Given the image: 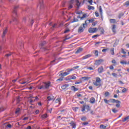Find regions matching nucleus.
<instances>
[{
    "mask_svg": "<svg viewBox=\"0 0 129 129\" xmlns=\"http://www.w3.org/2000/svg\"><path fill=\"white\" fill-rule=\"evenodd\" d=\"M51 86V82L43 83L42 85L38 87V89H49V87Z\"/></svg>",
    "mask_w": 129,
    "mask_h": 129,
    "instance_id": "1",
    "label": "nucleus"
},
{
    "mask_svg": "<svg viewBox=\"0 0 129 129\" xmlns=\"http://www.w3.org/2000/svg\"><path fill=\"white\" fill-rule=\"evenodd\" d=\"M74 69H68L67 70H66V72L64 73H61L59 74V76H62L64 77L67 76V75H69L70 73H71L72 71H73Z\"/></svg>",
    "mask_w": 129,
    "mask_h": 129,
    "instance_id": "2",
    "label": "nucleus"
},
{
    "mask_svg": "<svg viewBox=\"0 0 129 129\" xmlns=\"http://www.w3.org/2000/svg\"><path fill=\"white\" fill-rule=\"evenodd\" d=\"M84 25V23H83L82 25H81L78 29V32L79 34H81V33H83L84 31V29L86 28V25Z\"/></svg>",
    "mask_w": 129,
    "mask_h": 129,
    "instance_id": "3",
    "label": "nucleus"
},
{
    "mask_svg": "<svg viewBox=\"0 0 129 129\" xmlns=\"http://www.w3.org/2000/svg\"><path fill=\"white\" fill-rule=\"evenodd\" d=\"M18 6H15L14 7V9L13 11V13L14 14L13 18H14V22L17 21V18H16V16H17V9H18Z\"/></svg>",
    "mask_w": 129,
    "mask_h": 129,
    "instance_id": "4",
    "label": "nucleus"
},
{
    "mask_svg": "<svg viewBox=\"0 0 129 129\" xmlns=\"http://www.w3.org/2000/svg\"><path fill=\"white\" fill-rule=\"evenodd\" d=\"M94 22V19L87 20L85 21V23H84V26L86 25V27H87V25L88 24H90V23H93Z\"/></svg>",
    "mask_w": 129,
    "mask_h": 129,
    "instance_id": "5",
    "label": "nucleus"
},
{
    "mask_svg": "<svg viewBox=\"0 0 129 129\" xmlns=\"http://www.w3.org/2000/svg\"><path fill=\"white\" fill-rule=\"evenodd\" d=\"M7 33H8V29L6 28L4 30L3 34L2 36V41L3 42H5V41H6V39H5V37L6 36V35H7Z\"/></svg>",
    "mask_w": 129,
    "mask_h": 129,
    "instance_id": "6",
    "label": "nucleus"
},
{
    "mask_svg": "<svg viewBox=\"0 0 129 129\" xmlns=\"http://www.w3.org/2000/svg\"><path fill=\"white\" fill-rule=\"evenodd\" d=\"M96 31H97V28H90L89 29V30H88L89 33H90V34L95 33Z\"/></svg>",
    "mask_w": 129,
    "mask_h": 129,
    "instance_id": "7",
    "label": "nucleus"
},
{
    "mask_svg": "<svg viewBox=\"0 0 129 129\" xmlns=\"http://www.w3.org/2000/svg\"><path fill=\"white\" fill-rule=\"evenodd\" d=\"M109 102H111V103H120V101L116 100L114 99H110Z\"/></svg>",
    "mask_w": 129,
    "mask_h": 129,
    "instance_id": "8",
    "label": "nucleus"
},
{
    "mask_svg": "<svg viewBox=\"0 0 129 129\" xmlns=\"http://www.w3.org/2000/svg\"><path fill=\"white\" fill-rule=\"evenodd\" d=\"M73 4H74V0H71L69 2V9H72L73 8Z\"/></svg>",
    "mask_w": 129,
    "mask_h": 129,
    "instance_id": "9",
    "label": "nucleus"
},
{
    "mask_svg": "<svg viewBox=\"0 0 129 129\" xmlns=\"http://www.w3.org/2000/svg\"><path fill=\"white\" fill-rule=\"evenodd\" d=\"M102 62H103V59H102L97 60H96L95 64L98 66L100 65Z\"/></svg>",
    "mask_w": 129,
    "mask_h": 129,
    "instance_id": "10",
    "label": "nucleus"
},
{
    "mask_svg": "<svg viewBox=\"0 0 129 129\" xmlns=\"http://www.w3.org/2000/svg\"><path fill=\"white\" fill-rule=\"evenodd\" d=\"M103 70H104V69L103 68V67L101 66L98 69V72L99 74H101V73H102L103 72Z\"/></svg>",
    "mask_w": 129,
    "mask_h": 129,
    "instance_id": "11",
    "label": "nucleus"
},
{
    "mask_svg": "<svg viewBox=\"0 0 129 129\" xmlns=\"http://www.w3.org/2000/svg\"><path fill=\"white\" fill-rule=\"evenodd\" d=\"M91 54H87L85 56H84L82 59V60H85V59H88V58H90V57H91Z\"/></svg>",
    "mask_w": 129,
    "mask_h": 129,
    "instance_id": "12",
    "label": "nucleus"
},
{
    "mask_svg": "<svg viewBox=\"0 0 129 129\" xmlns=\"http://www.w3.org/2000/svg\"><path fill=\"white\" fill-rule=\"evenodd\" d=\"M82 81H87V80H89V79H90V77H82L81 78Z\"/></svg>",
    "mask_w": 129,
    "mask_h": 129,
    "instance_id": "13",
    "label": "nucleus"
},
{
    "mask_svg": "<svg viewBox=\"0 0 129 129\" xmlns=\"http://www.w3.org/2000/svg\"><path fill=\"white\" fill-rule=\"evenodd\" d=\"M47 99L49 101L51 100H55V97L53 95H50L47 97Z\"/></svg>",
    "mask_w": 129,
    "mask_h": 129,
    "instance_id": "14",
    "label": "nucleus"
},
{
    "mask_svg": "<svg viewBox=\"0 0 129 129\" xmlns=\"http://www.w3.org/2000/svg\"><path fill=\"white\" fill-rule=\"evenodd\" d=\"M109 22L110 24H116V23H117V22H116V20L114 19H110Z\"/></svg>",
    "mask_w": 129,
    "mask_h": 129,
    "instance_id": "15",
    "label": "nucleus"
},
{
    "mask_svg": "<svg viewBox=\"0 0 129 129\" xmlns=\"http://www.w3.org/2000/svg\"><path fill=\"white\" fill-rule=\"evenodd\" d=\"M67 87H69V85L68 84H64L61 86V88L63 90H64V89H66Z\"/></svg>",
    "mask_w": 129,
    "mask_h": 129,
    "instance_id": "16",
    "label": "nucleus"
},
{
    "mask_svg": "<svg viewBox=\"0 0 129 129\" xmlns=\"http://www.w3.org/2000/svg\"><path fill=\"white\" fill-rule=\"evenodd\" d=\"M71 90H73V91H78V89L77 88H76L75 86H73L71 88Z\"/></svg>",
    "mask_w": 129,
    "mask_h": 129,
    "instance_id": "17",
    "label": "nucleus"
},
{
    "mask_svg": "<svg viewBox=\"0 0 129 129\" xmlns=\"http://www.w3.org/2000/svg\"><path fill=\"white\" fill-rule=\"evenodd\" d=\"M90 102L92 104L95 103V98L93 97L91 98L90 99Z\"/></svg>",
    "mask_w": 129,
    "mask_h": 129,
    "instance_id": "18",
    "label": "nucleus"
},
{
    "mask_svg": "<svg viewBox=\"0 0 129 129\" xmlns=\"http://www.w3.org/2000/svg\"><path fill=\"white\" fill-rule=\"evenodd\" d=\"M83 50V48H79L75 52V54H79Z\"/></svg>",
    "mask_w": 129,
    "mask_h": 129,
    "instance_id": "19",
    "label": "nucleus"
},
{
    "mask_svg": "<svg viewBox=\"0 0 129 129\" xmlns=\"http://www.w3.org/2000/svg\"><path fill=\"white\" fill-rule=\"evenodd\" d=\"M116 28V26H115V25H112V31L113 33L116 32V31L115 30Z\"/></svg>",
    "mask_w": 129,
    "mask_h": 129,
    "instance_id": "20",
    "label": "nucleus"
},
{
    "mask_svg": "<svg viewBox=\"0 0 129 129\" xmlns=\"http://www.w3.org/2000/svg\"><path fill=\"white\" fill-rule=\"evenodd\" d=\"M93 83L95 86H100L101 85L100 83L97 82L96 81L93 82Z\"/></svg>",
    "mask_w": 129,
    "mask_h": 129,
    "instance_id": "21",
    "label": "nucleus"
},
{
    "mask_svg": "<svg viewBox=\"0 0 129 129\" xmlns=\"http://www.w3.org/2000/svg\"><path fill=\"white\" fill-rule=\"evenodd\" d=\"M60 78H59V79H58L57 80H56L57 82H58V81H63V79H64V77L63 76H59Z\"/></svg>",
    "mask_w": 129,
    "mask_h": 129,
    "instance_id": "22",
    "label": "nucleus"
},
{
    "mask_svg": "<svg viewBox=\"0 0 129 129\" xmlns=\"http://www.w3.org/2000/svg\"><path fill=\"white\" fill-rule=\"evenodd\" d=\"M39 5L40 6V9H43L44 8V4H43V1H41L39 2Z\"/></svg>",
    "mask_w": 129,
    "mask_h": 129,
    "instance_id": "23",
    "label": "nucleus"
},
{
    "mask_svg": "<svg viewBox=\"0 0 129 129\" xmlns=\"http://www.w3.org/2000/svg\"><path fill=\"white\" fill-rule=\"evenodd\" d=\"M55 102H56V103H58V102L59 104H61V98H58L56 99L55 100Z\"/></svg>",
    "mask_w": 129,
    "mask_h": 129,
    "instance_id": "24",
    "label": "nucleus"
},
{
    "mask_svg": "<svg viewBox=\"0 0 129 129\" xmlns=\"http://www.w3.org/2000/svg\"><path fill=\"white\" fill-rule=\"evenodd\" d=\"M41 118H47L48 117V115L47 114H44L41 116Z\"/></svg>",
    "mask_w": 129,
    "mask_h": 129,
    "instance_id": "25",
    "label": "nucleus"
},
{
    "mask_svg": "<svg viewBox=\"0 0 129 129\" xmlns=\"http://www.w3.org/2000/svg\"><path fill=\"white\" fill-rule=\"evenodd\" d=\"M110 53L111 55H114V48H112L110 49Z\"/></svg>",
    "mask_w": 129,
    "mask_h": 129,
    "instance_id": "26",
    "label": "nucleus"
},
{
    "mask_svg": "<svg viewBox=\"0 0 129 129\" xmlns=\"http://www.w3.org/2000/svg\"><path fill=\"white\" fill-rule=\"evenodd\" d=\"M96 82H99V83H100V82H101V80L100 79V78L99 77L96 78Z\"/></svg>",
    "mask_w": 129,
    "mask_h": 129,
    "instance_id": "27",
    "label": "nucleus"
},
{
    "mask_svg": "<svg viewBox=\"0 0 129 129\" xmlns=\"http://www.w3.org/2000/svg\"><path fill=\"white\" fill-rule=\"evenodd\" d=\"M76 6L78 7V8H79V7L80 6V3L79 2V1L78 0L76 1Z\"/></svg>",
    "mask_w": 129,
    "mask_h": 129,
    "instance_id": "28",
    "label": "nucleus"
},
{
    "mask_svg": "<svg viewBox=\"0 0 129 129\" xmlns=\"http://www.w3.org/2000/svg\"><path fill=\"white\" fill-rule=\"evenodd\" d=\"M72 76H69L67 78H66V80H72Z\"/></svg>",
    "mask_w": 129,
    "mask_h": 129,
    "instance_id": "29",
    "label": "nucleus"
},
{
    "mask_svg": "<svg viewBox=\"0 0 129 129\" xmlns=\"http://www.w3.org/2000/svg\"><path fill=\"white\" fill-rule=\"evenodd\" d=\"M20 111H21V109H20V108H18L15 111V113H20Z\"/></svg>",
    "mask_w": 129,
    "mask_h": 129,
    "instance_id": "30",
    "label": "nucleus"
},
{
    "mask_svg": "<svg viewBox=\"0 0 129 129\" xmlns=\"http://www.w3.org/2000/svg\"><path fill=\"white\" fill-rule=\"evenodd\" d=\"M100 128H103V129H105V128H106V126H105V125H104L103 124H101L100 125Z\"/></svg>",
    "mask_w": 129,
    "mask_h": 129,
    "instance_id": "31",
    "label": "nucleus"
},
{
    "mask_svg": "<svg viewBox=\"0 0 129 129\" xmlns=\"http://www.w3.org/2000/svg\"><path fill=\"white\" fill-rule=\"evenodd\" d=\"M88 10H94V7L88 6Z\"/></svg>",
    "mask_w": 129,
    "mask_h": 129,
    "instance_id": "32",
    "label": "nucleus"
},
{
    "mask_svg": "<svg viewBox=\"0 0 129 129\" xmlns=\"http://www.w3.org/2000/svg\"><path fill=\"white\" fill-rule=\"evenodd\" d=\"M86 17H87V15L83 14V16L81 18V20H83V19L85 18Z\"/></svg>",
    "mask_w": 129,
    "mask_h": 129,
    "instance_id": "33",
    "label": "nucleus"
},
{
    "mask_svg": "<svg viewBox=\"0 0 129 129\" xmlns=\"http://www.w3.org/2000/svg\"><path fill=\"white\" fill-rule=\"evenodd\" d=\"M99 12L100 13V15H102V8H101V6L99 7Z\"/></svg>",
    "mask_w": 129,
    "mask_h": 129,
    "instance_id": "34",
    "label": "nucleus"
},
{
    "mask_svg": "<svg viewBox=\"0 0 129 129\" xmlns=\"http://www.w3.org/2000/svg\"><path fill=\"white\" fill-rule=\"evenodd\" d=\"M124 5L127 7H129V0L126 1L125 3H124Z\"/></svg>",
    "mask_w": 129,
    "mask_h": 129,
    "instance_id": "35",
    "label": "nucleus"
},
{
    "mask_svg": "<svg viewBox=\"0 0 129 129\" xmlns=\"http://www.w3.org/2000/svg\"><path fill=\"white\" fill-rule=\"evenodd\" d=\"M128 119H129V116L124 118V119L122 120V121H123V122L126 121V120H127Z\"/></svg>",
    "mask_w": 129,
    "mask_h": 129,
    "instance_id": "36",
    "label": "nucleus"
},
{
    "mask_svg": "<svg viewBox=\"0 0 129 129\" xmlns=\"http://www.w3.org/2000/svg\"><path fill=\"white\" fill-rule=\"evenodd\" d=\"M120 63L122 64L123 65L126 64V61L124 60H122L120 61Z\"/></svg>",
    "mask_w": 129,
    "mask_h": 129,
    "instance_id": "37",
    "label": "nucleus"
},
{
    "mask_svg": "<svg viewBox=\"0 0 129 129\" xmlns=\"http://www.w3.org/2000/svg\"><path fill=\"white\" fill-rule=\"evenodd\" d=\"M87 69H88V70H94V69H95L94 67H88L87 68Z\"/></svg>",
    "mask_w": 129,
    "mask_h": 129,
    "instance_id": "38",
    "label": "nucleus"
},
{
    "mask_svg": "<svg viewBox=\"0 0 129 129\" xmlns=\"http://www.w3.org/2000/svg\"><path fill=\"white\" fill-rule=\"evenodd\" d=\"M121 17H123V13H120L119 14L118 18V19H120V18H121Z\"/></svg>",
    "mask_w": 129,
    "mask_h": 129,
    "instance_id": "39",
    "label": "nucleus"
},
{
    "mask_svg": "<svg viewBox=\"0 0 129 129\" xmlns=\"http://www.w3.org/2000/svg\"><path fill=\"white\" fill-rule=\"evenodd\" d=\"M3 111H5V109L3 107H0V113L1 112H3Z\"/></svg>",
    "mask_w": 129,
    "mask_h": 129,
    "instance_id": "40",
    "label": "nucleus"
},
{
    "mask_svg": "<svg viewBox=\"0 0 129 129\" xmlns=\"http://www.w3.org/2000/svg\"><path fill=\"white\" fill-rule=\"evenodd\" d=\"M108 95H109V92H106L105 93V97H107V96H108Z\"/></svg>",
    "mask_w": 129,
    "mask_h": 129,
    "instance_id": "41",
    "label": "nucleus"
},
{
    "mask_svg": "<svg viewBox=\"0 0 129 129\" xmlns=\"http://www.w3.org/2000/svg\"><path fill=\"white\" fill-rule=\"evenodd\" d=\"M99 35L98 34L94 35H93V36H92V38L93 39H94V38H96V37H99Z\"/></svg>",
    "mask_w": 129,
    "mask_h": 129,
    "instance_id": "42",
    "label": "nucleus"
},
{
    "mask_svg": "<svg viewBox=\"0 0 129 129\" xmlns=\"http://www.w3.org/2000/svg\"><path fill=\"white\" fill-rule=\"evenodd\" d=\"M95 56H96V57H97V56H98V50H95Z\"/></svg>",
    "mask_w": 129,
    "mask_h": 129,
    "instance_id": "43",
    "label": "nucleus"
},
{
    "mask_svg": "<svg viewBox=\"0 0 129 129\" xmlns=\"http://www.w3.org/2000/svg\"><path fill=\"white\" fill-rule=\"evenodd\" d=\"M104 102L106 103H108V102H109V100H108L106 99H104Z\"/></svg>",
    "mask_w": 129,
    "mask_h": 129,
    "instance_id": "44",
    "label": "nucleus"
},
{
    "mask_svg": "<svg viewBox=\"0 0 129 129\" xmlns=\"http://www.w3.org/2000/svg\"><path fill=\"white\" fill-rule=\"evenodd\" d=\"M75 22H78V19L74 18V20L72 22V23H75Z\"/></svg>",
    "mask_w": 129,
    "mask_h": 129,
    "instance_id": "45",
    "label": "nucleus"
},
{
    "mask_svg": "<svg viewBox=\"0 0 129 129\" xmlns=\"http://www.w3.org/2000/svg\"><path fill=\"white\" fill-rule=\"evenodd\" d=\"M30 24H31V26H32L33 24H34V20L31 19L30 20Z\"/></svg>",
    "mask_w": 129,
    "mask_h": 129,
    "instance_id": "46",
    "label": "nucleus"
},
{
    "mask_svg": "<svg viewBox=\"0 0 129 129\" xmlns=\"http://www.w3.org/2000/svg\"><path fill=\"white\" fill-rule=\"evenodd\" d=\"M95 16H96V17H99V13H98V12H96L95 13Z\"/></svg>",
    "mask_w": 129,
    "mask_h": 129,
    "instance_id": "47",
    "label": "nucleus"
},
{
    "mask_svg": "<svg viewBox=\"0 0 129 129\" xmlns=\"http://www.w3.org/2000/svg\"><path fill=\"white\" fill-rule=\"evenodd\" d=\"M126 89L125 88H124L122 90V93H124L125 92H126Z\"/></svg>",
    "mask_w": 129,
    "mask_h": 129,
    "instance_id": "48",
    "label": "nucleus"
},
{
    "mask_svg": "<svg viewBox=\"0 0 129 129\" xmlns=\"http://www.w3.org/2000/svg\"><path fill=\"white\" fill-rule=\"evenodd\" d=\"M21 83V84H28L29 82L28 81H25Z\"/></svg>",
    "mask_w": 129,
    "mask_h": 129,
    "instance_id": "49",
    "label": "nucleus"
},
{
    "mask_svg": "<svg viewBox=\"0 0 129 129\" xmlns=\"http://www.w3.org/2000/svg\"><path fill=\"white\" fill-rule=\"evenodd\" d=\"M88 3H89V4H90V5H92V3H93V1H92V0L88 1Z\"/></svg>",
    "mask_w": 129,
    "mask_h": 129,
    "instance_id": "50",
    "label": "nucleus"
},
{
    "mask_svg": "<svg viewBox=\"0 0 129 129\" xmlns=\"http://www.w3.org/2000/svg\"><path fill=\"white\" fill-rule=\"evenodd\" d=\"M101 43H102V41L100 42V41H98V42H96L95 43V46H96V45H98V44H101Z\"/></svg>",
    "mask_w": 129,
    "mask_h": 129,
    "instance_id": "51",
    "label": "nucleus"
},
{
    "mask_svg": "<svg viewBox=\"0 0 129 129\" xmlns=\"http://www.w3.org/2000/svg\"><path fill=\"white\" fill-rule=\"evenodd\" d=\"M108 50V48H105V49H102V52L104 53L106 51H107Z\"/></svg>",
    "mask_w": 129,
    "mask_h": 129,
    "instance_id": "52",
    "label": "nucleus"
},
{
    "mask_svg": "<svg viewBox=\"0 0 129 129\" xmlns=\"http://www.w3.org/2000/svg\"><path fill=\"white\" fill-rule=\"evenodd\" d=\"M112 76H113L114 77H117V74H116V73H112Z\"/></svg>",
    "mask_w": 129,
    "mask_h": 129,
    "instance_id": "53",
    "label": "nucleus"
},
{
    "mask_svg": "<svg viewBox=\"0 0 129 129\" xmlns=\"http://www.w3.org/2000/svg\"><path fill=\"white\" fill-rule=\"evenodd\" d=\"M97 24V22H94L92 23V26L93 27H95V26L96 25V24Z\"/></svg>",
    "mask_w": 129,
    "mask_h": 129,
    "instance_id": "54",
    "label": "nucleus"
},
{
    "mask_svg": "<svg viewBox=\"0 0 129 129\" xmlns=\"http://www.w3.org/2000/svg\"><path fill=\"white\" fill-rule=\"evenodd\" d=\"M81 120H83V121H85V120H86V117H83L81 118Z\"/></svg>",
    "mask_w": 129,
    "mask_h": 129,
    "instance_id": "55",
    "label": "nucleus"
},
{
    "mask_svg": "<svg viewBox=\"0 0 129 129\" xmlns=\"http://www.w3.org/2000/svg\"><path fill=\"white\" fill-rule=\"evenodd\" d=\"M112 110L114 112V113H116V112H117V110L115 109H113Z\"/></svg>",
    "mask_w": 129,
    "mask_h": 129,
    "instance_id": "56",
    "label": "nucleus"
},
{
    "mask_svg": "<svg viewBox=\"0 0 129 129\" xmlns=\"http://www.w3.org/2000/svg\"><path fill=\"white\" fill-rule=\"evenodd\" d=\"M71 79H72V80H75L76 79V77L73 76V77L72 76Z\"/></svg>",
    "mask_w": 129,
    "mask_h": 129,
    "instance_id": "57",
    "label": "nucleus"
},
{
    "mask_svg": "<svg viewBox=\"0 0 129 129\" xmlns=\"http://www.w3.org/2000/svg\"><path fill=\"white\" fill-rule=\"evenodd\" d=\"M28 19H29V17H24V18H23V22H26V20H28Z\"/></svg>",
    "mask_w": 129,
    "mask_h": 129,
    "instance_id": "58",
    "label": "nucleus"
},
{
    "mask_svg": "<svg viewBox=\"0 0 129 129\" xmlns=\"http://www.w3.org/2000/svg\"><path fill=\"white\" fill-rule=\"evenodd\" d=\"M121 52L123 53V54H126V52L124 51V50L123 49H121Z\"/></svg>",
    "mask_w": 129,
    "mask_h": 129,
    "instance_id": "59",
    "label": "nucleus"
},
{
    "mask_svg": "<svg viewBox=\"0 0 129 129\" xmlns=\"http://www.w3.org/2000/svg\"><path fill=\"white\" fill-rule=\"evenodd\" d=\"M68 32H70V29H67L64 31V33L65 34H66V33H68Z\"/></svg>",
    "mask_w": 129,
    "mask_h": 129,
    "instance_id": "60",
    "label": "nucleus"
},
{
    "mask_svg": "<svg viewBox=\"0 0 129 129\" xmlns=\"http://www.w3.org/2000/svg\"><path fill=\"white\" fill-rule=\"evenodd\" d=\"M113 66H110V67H109V69L110 70H113Z\"/></svg>",
    "mask_w": 129,
    "mask_h": 129,
    "instance_id": "61",
    "label": "nucleus"
},
{
    "mask_svg": "<svg viewBox=\"0 0 129 129\" xmlns=\"http://www.w3.org/2000/svg\"><path fill=\"white\" fill-rule=\"evenodd\" d=\"M11 55H12V53H9V54H7L6 55V56L7 57H10V56H11Z\"/></svg>",
    "mask_w": 129,
    "mask_h": 129,
    "instance_id": "62",
    "label": "nucleus"
},
{
    "mask_svg": "<svg viewBox=\"0 0 129 129\" xmlns=\"http://www.w3.org/2000/svg\"><path fill=\"white\" fill-rule=\"evenodd\" d=\"M81 83H82L81 82H77L75 83V84H76V85L81 84Z\"/></svg>",
    "mask_w": 129,
    "mask_h": 129,
    "instance_id": "63",
    "label": "nucleus"
},
{
    "mask_svg": "<svg viewBox=\"0 0 129 129\" xmlns=\"http://www.w3.org/2000/svg\"><path fill=\"white\" fill-rule=\"evenodd\" d=\"M120 106V105L119 104V103H117V104H116V107H119Z\"/></svg>",
    "mask_w": 129,
    "mask_h": 129,
    "instance_id": "64",
    "label": "nucleus"
}]
</instances>
